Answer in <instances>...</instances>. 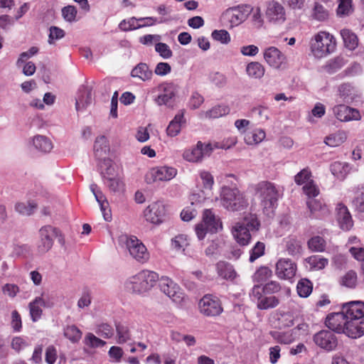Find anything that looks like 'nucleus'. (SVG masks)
I'll return each mask as SVG.
<instances>
[{
    "label": "nucleus",
    "mask_w": 364,
    "mask_h": 364,
    "mask_svg": "<svg viewBox=\"0 0 364 364\" xmlns=\"http://www.w3.org/2000/svg\"><path fill=\"white\" fill-rule=\"evenodd\" d=\"M215 269L218 277L220 278L232 281L237 277L234 267L225 261H219L215 264Z\"/></svg>",
    "instance_id": "26"
},
{
    "label": "nucleus",
    "mask_w": 364,
    "mask_h": 364,
    "mask_svg": "<svg viewBox=\"0 0 364 364\" xmlns=\"http://www.w3.org/2000/svg\"><path fill=\"white\" fill-rule=\"evenodd\" d=\"M158 280L159 275L156 272L142 270L131 278V289L136 293H144L150 290Z\"/></svg>",
    "instance_id": "3"
},
{
    "label": "nucleus",
    "mask_w": 364,
    "mask_h": 364,
    "mask_svg": "<svg viewBox=\"0 0 364 364\" xmlns=\"http://www.w3.org/2000/svg\"><path fill=\"white\" fill-rule=\"evenodd\" d=\"M326 240L319 235L314 236L307 241L309 250L314 252H323L326 249Z\"/></svg>",
    "instance_id": "34"
},
{
    "label": "nucleus",
    "mask_w": 364,
    "mask_h": 364,
    "mask_svg": "<svg viewBox=\"0 0 364 364\" xmlns=\"http://www.w3.org/2000/svg\"><path fill=\"white\" fill-rule=\"evenodd\" d=\"M145 220L154 225L163 223L167 217L166 205L161 201H156L149 205L144 210Z\"/></svg>",
    "instance_id": "6"
},
{
    "label": "nucleus",
    "mask_w": 364,
    "mask_h": 364,
    "mask_svg": "<svg viewBox=\"0 0 364 364\" xmlns=\"http://www.w3.org/2000/svg\"><path fill=\"white\" fill-rule=\"evenodd\" d=\"M266 16L270 21L284 22L285 18V10L284 6L277 1H269L267 4Z\"/></svg>",
    "instance_id": "17"
},
{
    "label": "nucleus",
    "mask_w": 364,
    "mask_h": 364,
    "mask_svg": "<svg viewBox=\"0 0 364 364\" xmlns=\"http://www.w3.org/2000/svg\"><path fill=\"white\" fill-rule=\"evenodd\" d=\"M272 276V271L268 267H260L253 275V280L256 282H266Z\"/></svg>",
    "instance_id": "50"
},
{
    "label": "nucleus",
    "mask_w": 364,
    "mask_h": 364,
    "mask_svg": "<svg viewBox=\"0 0 364 364\" xmlns=\"http://www.w3.org/2000/svg\"><path fill=\"white\" fill-rule=\"evenodd\" d=\"M335 117L341 122H349L360 119V114L358 109L346 106L338 105L333 108Z\"/></svg>",
    "instance_id": "14"
},
{
    "label": "nucleus",
    "mask_w": 364,
    "mask_h": 364,
    "mask_svg": "<svg viewBox=\"0 0 364 364\" xmlns=\"http://www.w3.org/2000/svg\"><path fill=\"white\" fill-rule=\"evenodd\" d=\"M336 47L334 36L326 31H319L310 41V48L314 57L321 58L333 53Z\"/></svg>",
    "instance_id": "1"
},
{
    "label": "nucleus",
    "mask_w": 364,
    "mask_h": 364,
    "mask_svg": "<svg viewBox=\"0 0 364 364\" xmlns=\"http://www.w3.org/2000/svg\"><path fill=\"white\" fill-rule=\"evenodd\" d=\"M202 223L207 226L209 232L215 233L222 228V223L211 209H205L203 213Z\"/></svg>",
    "instance_id": "23"
},
{
    "label": "nucleus",
    "mask_w": 364,
    "mask_h": 364,
    "mask_svg": "<svg viewBox=\"0 0 364 364\" xmlns=\"http://www.w3.org/2000/svg\"><path fill=\"white\" fill-rule=\"evenodd\" d=\"M313 17L319 21H323L328 18V12L323 6L318 3H315L313 9Z\"/></svg>",
    "instance_id": "59"
},
{
    "label": "nucleus",
    "mask_w": 364,
    "mask_h": 364,
    "mask_svg": "<svg viewBox=\"0 0 364 364\" xmlns=\"http://www.w3.org/2000/svg\"><path fill=\"white\" fill-rule=\"evenodd\" d=\"M126 246L130 255L136 261L145 263L149 259V253L146 246L136 236L127 237Z\"/></svg>",
    "instance_id": "7"
},
{
    "label": "nucleus",
    "mask_w": 364,
    "mask_h": 364,
    "mask_svg": "<svg viewBox=\"0 0 364 364\" xmlns=\"http://www.w3.org/2000/svg\"><path fill=\"white\" fill-rule=\"evenodd\" d=\"M131 76L145 82L151 80L153 72L146 63H139L132 70Z\"/></svg>",
    "instance_id": "29"
},
{
    "label": "nucleus",
    "mask_w": 364,
    "mask_h": 364,
    "mask_svg": "<svg viewBox=\"0 0 364 364\" xmlns=\"http://www.w3.org/2000/svg\"><path fill=\"white\" fill-rule=\"evenodd\" d=\"M57 232V228L50 225H46L41 227L39 230V242L37 246L38 252L46 253L53 247L55 232Z\"/></svg>",
    "instance_id": "10"
},
{
    "label": "nucleus",
    "mask_w": 364,
    "mask_h": 364,
    "mask_svg": "<svg viewBox=\"0 0 364 364\" xmlns=\"http://www.w3.org/2000/svg\"><path fill=\"white\" fill-rule=\"evenodd\" d=\"M230 112V108L225 105H218L213 107L211 109L207 111L205 114L207 118H218L228 114Z\"/></svg>",
    "instance_id": "51"
},
{
    "label": "nucleus",
    "mask_w": 364,
    "mask_h": 364,
    "mask_svg": "<svg viewBox=\"0 0 364 364\" xmlns=\"http://www.w3.org/2000/svg\"><path fill=\"white\" fill-rule=\"evenodd\" d=\"M64 336L72 343H77L81 337V331L75 325L68 326L64 329Z\"/></svg>",
    "instance_id": "47"
},
{
    "label": "nucleus",
    "mask_w": 364,
    "mask_h": 364,
    "mask_svg": "<svg viewBox=\"0 0 364 364\" xmlns=\"http://www.w3.org/2000/svg\"><path fill=\"white\" fill-rule=\"evenodd\" d=\"M347 318L346 317L343 310L341 312L331 313L328 314L326 318V326L338 333H343L346 327V323H347Z\"/></svg>",
    "instance_id": "16"
},
{
    "label": "nucleus",
    "mask_w": 364,
    "mask_h": 364,
    "mask_svg": "<svg viewBox=\"0 0 364 364\" xmlns=\"http://www.w3.org/2000/svg\"><path fill=\"white\" fill-rule=\"evenodd\" d=\"M199 311L206 317H216L223 311L221 300L215 295L205 294L198 303Z\"/></svg>",
    "instance_id": "5"
},
{
    "label": "nucleus",
    "mask_w": 364,
    "mask_h": 364,
    "mask_svg": "<svg viewBox=\"0 0 364 364\" xmlns=\"http://www.w3.org/2000/svg\"><path fill=\"white\" fill-rule=\"evenodd\" d=\"M77 11L74 6H67L62 9V16L68 22H73L76 19Z\"/></svg>",
    "instance_id": "62"
},
{
    "label": "nucleus",
    "mask_w": 364,
    "mask_h": 364,
    "mask_svg": "<svg viewBox=\"0 0 364 364\" xmlns=\"http://www.w3.org/2000/svg\"><path fill=\"white\" fill-rule=\"evenodd\" d=\"M336 15L339 18L350 16L353 12V0H338Z\"/></svg>",
    "instance_id": "39"
},
{
    "label": "nucleus",
    "mask_w": 364,
    "mask_h": 364,
    "mask_svg": "<svg viewBox=\"0 0 364 364\" xmlns=\"http://www.w3.org/2000/svg\"><path fill=\"white\" fill-rule=\"evenodd\" d=\"M184 114V109L180 110L169 122L166 128V134L168 136L173 137L180 133L182 124L186 123Z\"/></svg>",
    "instance_id": "25"
},
{
    "label": "nucleus",
    "mask_w": 364,
    "mask_h": 364,
    "mask_svg": "<svg viewBox=\"0 0 364 364\" xmlns=\"http://www.w3.org/2000/svg\"><path fill=\"white\" fill-rule=\"evenodd\" d=\"M286 250L289 255H299L302 250L301 242L295 237H289L286 242Z\"/></svg>",
    "instance_id": "45"
},
{
    "label": "nucleus",
    "mask_w": 364,
    "mask_h": 364,
    "mask_svg": "<svg viewBox=\"0 0 364 364\" xmlns=\"http://www.w3.org/2000/svg\"><path fill=\"white\" fill-rule=\"evenodd\" d=\"M221 201L223 207L228 210L238 211L247 206V201L237 188L223 187L221 192Z\"/></svg>",
    "instance_id": "2"
},
{
    "label": "nucleus",
    "mask_w": 364,
    "mask_h": 364,
    "mask_svg": "<svg viewBox=\"0 0 364 364\" xmlns=\"http://www.w3.org/2000/svg\"><path fill=\"white\" fill-rule=\"evenodd\" d=\"M106 183L110 191L116 193L124 189V183L119 178L105 176Z\"/></svg>",
    "instance_id": "53"
},
{
    "label": "nucleus",
    "mask_w": 364,
    "mask_h": 364,
    "mask_svg": "<svg viewBox=\"0 0 364 364\" xmlns=\"http://www.w3.org/2000/svg\"><path fill=\"white\" fill-rule=\"evenodd\" d=\"M343 333L352 338H357L364 334V320L347 319Z\"/></svg>",
    "instance_id": "22"
},
{
    "label": "nucleus",
    "mask_w": 364,
    "mask_h": 364,
    "mask_svg": "<svg viewBox=\"0 0 364 364\" xmlns=\"http://www.w3.org/2000/svg\"><path fill=\"white\" fill-rule=\"evenodd\" d=\"M256 191L259 195L261 204L264 209L274 208L279 199V191L269 181H261L257 185Z\"/></svg>",
    "instance_id": "4"
},
{
    "label": "nucleus",
    "mask_w": 364,
    "mask_h": 364,
    "mask_svg": "<svg viewBox=\"0 0 364 364\" xmlns=\"http://www.w3.org/2000/svg\"><path fill=\"white\" fill-rule=\"evenodd\" d=\"M269 335L273 338V339L280 343L288 345L293 343L295 340V338L293 335L291 331H271L269 332Z\"/></svg>",
    "instance_id": "35"
},
{
    "label": "nucleus",
    "mask_w": 364,
    "mask_h": 364,
    "mask_svg": "<svg viewBox=\"0 0 364 364\" xmlns=\"http://www.w3.org/2000/svg\"><path fill=\"white\" fill-rule=\"evenodd\" d=\"M338 92L340 97L344 102H348L350 100L353 99L351 96L353 95V87L349 84H342L338 87Z\"/></svg>",
    "instance_id": "63"
},
{
    "label": "nucleus",
    "mask_w": 364,
    "mask_h": 364,
    "mask_svg": "<svg viewBox=\"0 0 364 364\" xmlns=\"http://www.w3.org/2000/svg\"><path fill=\"white\" fill-rule=\"evenodd\" d=\"M336 211L340 228L345 231L350 230L353 225V221L348 208L343 203H338Z\"/></svg>",
    "instance_id": "20"
},
{
    "label": "nucleus",
    "mask_w": 364,
    "mask_h": 364,
    "mask_svg": "<svg viewBox=\"0 0 364 364\" xmlns=\"http://www.w3.org/2000/svg\"><path fill=\"white\" fill-rule=\"evenodd\" d=\"M37 208V204L32 203H16L15 208L17 212L22 215H31Z\"/></svg>",
    "instance_id": "56"
},
{
    "label": "nucleus",
    "mask_w": 364,
    "mask_h": 364,
    "mask_svg": "<svg viewBox=\"0 0 364 364\" xmlns=\"http://www.w3.org/2000/svg\"><path fill=\"white\" fill-rule=\"evenodd\" d=\"M203 144L199 141L196 147L186 149L183 154V158L189 162H198L203 158Z\"/></svg>",
    "instance_id": "30"
},
{
    "label": "nucleus",
    "mask_w": 364,
    "mask_h": 364,
    "mask_svg": "<svg viewBox=\"0 0 364 364\" xmlns=\"http://www.w3.org/2000/svg\"><path fill=\"white\" fill-rule=\"evenodd\" d=\"M304 192L309 198H314L319 194V189L313 180H310L303 186Z\"/></svg>",
    "instance_id": "64"
},
{
    "label": "nucleus",
    "mask_w": 364,
    "mask_h": 364,
    "mask_svg": "<svg viewBox=\"0 0 364 364\" xmlns=\"http://www.w3.org/2000/svg\"><path fill=\"white\" fill-rule=\"evenodd\" d=\"M314 343L327 351L333 350L338 345L336 335L331 331L322 330L314 336Z\"/></svg>",
    "instance_id": "11"
},
{
    "label": "nucleus",
    "mask_w": 364,
    "mask_h": 364,
    "mask_svg": "<svg viewBox=\"0 0 364 364\" xmlns=\"http://www.w3.org/2000/svg\"><path fill=\"white\" fill-rule=\"evenodd\" d=\"M116 331L117 336V343H124L128 341L131 338L129 328L120 323L116 324Z\"/></svg>",
    "instance_id": "52"
},
{
    "label": "nucleus",
    "mask_w": 364,
    "mask_h": 364,
    "mask_svg": "<svg viewBox=\"0 0 364 364\" xmlns=\"http://www.w3.org/2000/svg\"><path fill=\"white\" fill-rule=\"evenodd\" d=\"M247 16L248 11L243 6H238V8L234 9L229 19L231 26H235L241 24L247 19Z\"/></svg>",
    "instance_id": "37"
},
{
    "label": "nucleus",
    "mask_w": 364,
    "mask_h": 364,
    "mask_svg": "<svg viewBox=\"0 0 364 364\" xmlns=\"http://www.w3.org/2000/svg\"><path fill=\"white\" fill-rule=\"evenodd\" d=\"M264 58L269 66L279 68L285 62V55L276 47L267 48L264 52Z\"/></svg>",
    "instance_id": "19"
},
{
    "label": "nucleus",
    "mask_w": 364,
    "mask_h": 364,
    "mask_svg": "<svg viewBox=\"0 0 364 364\" xmlns=\"http://www.w3.org/2000/svg\"><path fill=\"white\" fill-rule=\"evenodd\" d=\"M249 14L252 26L254 28L260 29L264 25V18L260 8H251Z\"/></svg>",
    "instance_id": "43"
},
{
    "label": "nucleus",
    "mask_w": 364,
    "mask_h": 364,
    "mask_svg": "<svg viewBox=\"0 0 364 364\" xmlns=\"http://www.w3.org/2000/svg\"><path fill=\"white\" fill-rule=\"evenodd\" d=\"M107 139L105 136H98L95 141L94 151L96 157L100 159L102 152L105 153L107 148Z\"/></svg>",
    "instance_id": "54"
},
{
    "label": "nucleus",
    "mask_w": 364,
    "mask_h": 364,
    "mask_svg": "<svg viewBox=\"0 0 364 364\" xmlns=\"http://www.w3.org/2000/svg\"><path fill=\"white\" fill-rule=\"evenodd\" d=\"M240 224L245 225L249 228V230H258L260 227V223L255 214H248L244 218L243 222Z\"/></svg>",
    "instance_id": "55"
},
{
    "label": "nucleus",
    "mask_w": 364,
    "mask_h": 364,
    "mask_svg": "<svg viewBox=\"0 0 364 364\" xmlns=\"http://www.w3.org/2000/svg\"><path fill=\"white\" fill-rule=\"evenodd\" d=\"M313 284L308 279H300L296 285V291L300 297L306 298L312 292Z\"/></svg>",
    "instance_id": "40"
},
{
    "label": "nucleus",
    "mask_w": 364,
    "mask_h": 364,
    "mask_svg": "<svg viewBox=\"0 0 364 364\" xmlns=\"http://www.w3.org/2000/svg\"><path fill=\"white\" fill-rule=\"evenodd\" d=\"M33 145L36 149L43 152H48L53 148L51 141L43 136H35L33 139Z\"/></svg>",
    "instance_id": "48"
},
{
    "label": "nucleus",
    "mask_w": 364,
    "mask_h": 364,
    "mask_svg": "<svg viewBox=\"0 0 364 364\" xmlns=\"http://www.w3.org/2000/svg\"><path fill=\"white\" fill-rule=\"evenodd\" d=\"M346 139V133L343 131H338L327 136L324 139V142L329 146L336 147L343 144Z\"/></svg>",
    "instance_id": "36"
},
{
    "label": "nucleus",
    "mask_w": 364,
    "mask_h": 364,
    "mask_svg": "<svg viewBox=\"0 0 364 364\" xmlns=\"http://www.w3.org/2000/svg\"><path fill=\"white\" fill-rule=\"evenodd\" d=\"M177 174V169L171 166H157L151 168L145 175V181L151 184L157 181H166L173 178Z\"/></svg>",
    "instance_id": "8"
},
{
    "label": "nucleus",
    "mask_w": 364,
    "mask_h": 364,
    "mask_svg": "<svg viewBox=\"0 0 364 364\" xmlns=\"http://www.w3.org/2000/svg\"><path fill=\"white\" fill-rule=\"evenodd\" d=\"M266 137L265 132L262 129H255L245 132L244 140L248 145H256L262 142Z\"/></svg>",
    "instance_id": "31"
},
{
    "label": "nucleus",
    "mask_w": 364,
    "mask_h": 364,
    "mask_svg": "<svg viewBox=\"0 0 364 364\" xmlns=\"http://www.w3.org/2000/svg\"><path fill=\"white\" fill-rule=\"evenodd\" d=\"M345 64L344 58L341 56H337L328 62L325 66V70L330 74L334 73L342 68Z\"/></svg>",
    "instance_id": "49"
},
{
    "label": "nucleus",
    "mask_w": 364,
    "mask_h": 364,
    "mask_svg": "<svg viewBox=\"0 0 364 364\" xmlns=\"http://www.w3.org/2000/svg\"><path fill=\"white\" fill-rule=\"evenodd\" d=\"M232 234L236 241L240 245H247L250 242L251 235L249 228L245 227V225L240 224V223H236L233 227Z\"/></svg>",
    "instance_id": "28"
},
{
    "label": "nucleus",
    "mask_w": 364,
    "mask_h": 364,
    "mask_svg": "<svg viewBox=\"0 0 364 364\" xmlns=\"http://www.w3.org/2000/svg\"><path fill=\"white\" fill-rule=\"evenodd\" d=\"M347 319L364 320V302L350 301L342 306L341 309Z\"/></svg>",
    "instance_id": "15"
},
{
    "label": "nucleus",
    "mask_w": 364,
    "mask_h": 364,
    "mask_svg": "<svg viewBox=\"0 0 364 364\" xmlns=\"http://www.w3.org/2000/svg\"><path fill=\"white\" fill-rule=\"evenodd\" d=\"M264 66L258 62H251L246 67L247 75L254 78H261L264 75Z\"/></svg>",
    "instance_id": "42"
},
{
    "label": "nucleus",
    "mask_w": 364,
    "mask_h": 364,
    "mask_svg": "<svg viewBox=\"0 0 364 364\" xmlns=\"http://www.w3.org/2000/svg\"><path fill=\"white\" fill-rule=\"evenodd\" d=\"M92 102V94L90 91L83 90L80 91V95L76 100L75 107L80 111L87 107Z\"/></svg>",
    "instance_id": "46"
},
{
    "label": "nucleus",
    "mask_w": 364,
    "mask_h": 364,
    "mask_svg": "<svg viewBox=\"0 0 364 364\" xmlns=\"http://www.w3.org/2000/svg\"><path fill=\"white\" fill-rule=\"evenodd\" d=\"M296 264L291 259L281 258L276 264L275 274L281 279H291L296 275Z\"/></svg>",
    "instance_id": "12"
},
{
    "label": "nucleus",
    "mask_w": 364,
    "mask_h": 364,
    "mask_svg": "<svg viewBox=\"0 0 364 364\" xmlns=\"http://www.w3.org/2000/svg\"><path fill=\"white\" fill-rule=\"evenodd\" d=\"M304 264L309 271H319L328 265V259L321 255H313L304 259Z\"/></svg>",
    "instance_id": "27"
},
{
    "label": "nucleus",
    "mask_w": 364,
    "mask_h": 364,
    "mask_svg": "<svg viewBox=\"0 0 364 364\" xmlns=\"http://www.w3.org/2000/svg\"><path fill=\"white\" fill-rule=\"evenodd\" d=\"M161 87L164 92L157 97L156 102L159 105L170 106L176 96V88L172 83L164 84Z\"/></svg>",
    "instance_id": "24"
},
{
    "label": "nucleus",
    "mask_w": 364,
    "mask_h": 364,
    "mask_svg": "<svg viewBox=\"0 0 364 364\" xmlns=\"http://www.w3.org/2000/svg\"><path fill=\"white\" fill-rule=\"evenodd\" d=\"M276 316L279 328H289L294 325V316L289 312L277 313Z\"/></svg>",
    "instance_id": "41"
},
{
    "label": "nucleus",
    "mask_w": 364,
    "mask_h": 364,
    "mask_svg": "<svg viewBox=\"0 0 364 364\" xmlns=\"http://www.w3.org/2000/svg\"><path fill=\"white\" fill-rule=\"evenodd\" d=\"M307 206L314 218L321 219L329 215L330 211L328 206L321 200L310 198L307 201Z\"/></svg>",
    "instance_id": "21"
},
{
    "label": "nucleus",
    "mask_w": 364,
    "mask_h": 364,
    "mask_svg": "<svg viewBox=\"0 0 364 364\" xmlns=\"http://www.w3.org/2000/svg\"><path fill=\"white\" fill-rule=\"evenodd\" d=\"M341 35L346 48L350 50H355L358 46V38L355 33L348 28L341 31Z\"/></svg>",
    "instance_id": "33"
},
{
    "label": "nucleus",
    "mask_w": 364,
    "mask_h": 364,
    "mask_svg": "<svg viewBox=\"0 0 364 364\" xmlns=\"http://www.w3.org/2000/svg\"><path fill=\"white\" fill-rule=\"evenodd\" d=\"M279 303V298L275 296H264L262 299L257 303V307L259 310H267L277 307Z\"/></svg>",
    "instance_id": "44"
},
{
    "label": "nucleus",
    "mask_w": 364,
    "mask_h": 364,
    "mask_svg": "<svg viewBox=\"0 0 364 364\" xmlns=\"http://www.w3.org/2000/svg\"><path fill=\"white\" fill-rule=\"evenodd\" d=\"M312 177V173L309 167L303 168L294 176V181L298 185H302L309 182Z\"/></svg>",
    "instance_id": "58"
},
{
    "label": "nucleus",
    "mask_w": 364,
    "mask_h": 364,
    "mask_svg": "<svg viewBox=\"0 0 364 364\" xmlns=\"http://www.w3.org/2000/svg\"><path fill=\"white\" fill-rule=\"evenodd\" d=\"M84 343L86 346L90 348H97L104 346L106 344V342L101 340L100 338L96 337L92 333H88L84 340Z\"/></svg>",
    "instance_id": "60"
},
{
    "label": "nucleus",
    "mask_w": 364,
    "mask_h": 364,
    "mask_svg": "<svg viewBox=\"0 0 364 364\" xmlns=\"http://www.w3.org/2000/svg\"><path fill=\"white\" fill-rule=\"evenodd\" d=\"M45 306L43 299L38 296L29 303L28 308L31 320L33 322L38 321L42 316V307Z\"/></svg>",
    "instance_id": "32"
},
{
    "label": "nucleus",
    "mask_w": 364,
    "mask_h": 364,
    "mask_svg": "<svg viewBox=\"0 0 364 364\" xmlns=\"http://www.w3.org/2000/svg\"><path fill=\"white\" fill-rule=\"evenodd\" d=\"M160 289L176 304L183 301L184 294L180 287L170 278L162 277L159 279Z\"/></svg>",
    "instance_id": "9"
},
{
    "label": "nucleus",
    "mask_w": 364,
    "mask_h": 364,
    "mask_svg": "<svg viewBox=\"0 0 364 364\" xmlns=\"http://www.w3.org/2000/svg\"><path fill=\"white\" fill-rule=\"evenodd\" d=\"M156 22V19L153 17H146L136 18L132 17L127 20H122L119 24V28L123 31H129L140 28L146 26H152Z\"/></svg>",
    "instance_id": "13"
},
{
    "label": "nucleus",
    "mask_w": 364,
    "mask_h": 364,
    "mask_svg": "<svg viewBox=\"0 0 364 364\" xmlns=\"http://www.w3.org/2000/svg\"><path fill=\"white\" fill-rule=\"evenodd\" d=\"M265 245L263 242H257L250 251V262H253L264 253Z\"/></svg>",
    "instance_id": "61"
},
{
    "label": "nucleus",
    "mask_w": 364,
    "mask_h": 364,
    "mask_svg": "<svg viewBox=\"0 0 364 364\" xmlns=\"http://www.w3.org/2000/svg\"><path fill=\"white\" fill-rule=\"evenodd\" d=\"M331 173L339 181H344L351 171H357L352 165L346 161H336L331 164Z\"/></svg>",
    "instance_id": "18"
},
{
    "label": "nucleus",
    "mask_w": 364,
    "mask_h": 364,
    "mask_svg": "<svg viewBox=\"0 0 364 364\" xmlns=\"http://www.w3.org/2000/svg\"><path fill=\"white\" fill-rule=\"evenodd\" d=\"M339 284L349 289H355L358 284L357 273L354 270L348 271L343 276L341 277Z\"/></svg>",
    "instance_id": "38"
},
{
    "label": "nucleus",
    "mask_w": 364,
    "mask_h": 364,
    "mask_svg": "<svg viewBox=\"0 0 364 364\" xmlns=\"http://www.w3.org/2000/svg\"><path fill=\"white\" fill-rule=\"evenodd\" d=\"M171 245L176 251H184L188 245L187 237L183 235H178L171 240Z\"/></svg>",
    "instance_id": "57"
}]
</instances>
